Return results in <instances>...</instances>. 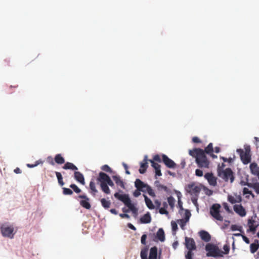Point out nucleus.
Instances as JSON below:
<instances>
[{"mask_svg":"<svg viewBox=\"0 0 259 259\" xmlns=\"http://www.w3.org/2000/svg\"><path fill=\"white\" fill-rule=\"evenodd\" d=\"M113 179L115 181V183L117 185L119 186L122 188H124V185L123 182L122 180H121L119 176H113L112 177Z\"/></svg>","mask_w":259,"mask_h":259,"instance_id":"b1692460","label":"nucleus"},{"mask_svg":"<svg viewBox=\"0 0 259 259\" xmlns=\"http://www.w3.org/2000/svg\"><path fill=\"white\" fill-rule=\"evenodd\" d=\"M140 191H141L140 190L137 189V190H135L133 193L134 196L136 197L139 196L141 195Z\"/></svg>","mask_w":259,"mask_h":259,"instance_id":"bf43d9fd","label":"nucleus"},{"mask_svg":"<svg viewBox=\"0 0 259 259\" xmlns=\"http://www.w3.org/2000/svg\"><path fill=\"white\" fill-rule=\"evenodd\" d=\"M147 238V235L146 234H143L141 237V243L143 245H145L146 244V240Z\"/></svg>","mask_w":259,"mask_h":259,"instance_id":"864d4df0","label":"nucleus"},{"mask_svg":"<svg viewBox=\"0 0 259 259\" xmlns=\"http://www.w3.org/2000/svg\"><path fill=\"white\" fill-rule=\"evenodd\" d=\"M70 187L76 193L81 192V190L75 184H71Z\"/></svg>","mask_w":259,"mask_h":259,"instance_id":"c03bdc74","label":"nucleus"},{"mask_svg":"<svg viewBox=\"0 0 259 259\" xmlns=\"http://www.w3.org/2000/svg\"><path fill=\"white\" fill-rule=\"evenodd\" d=\"M243 241L247 244H249L250 243L249 239L246 237L245 235H241Z\"/></svg>","mask_w":259,"mask_h":259,"instance_id":"680f3d73","label":"nucleus"},{"mask_svg":"<svg viewBox=\"0 0 259 259\" xmlns=\"http://www.w3.org/2000/svg\"><path fill=\"white\" fill-rule=\"evenodd\" d=\"M159 212L161 214H168V212L167 211L166 209L165 208H159Z\"/></svg>","mask_w":259,"mask_h":259,"instance_id":"3c124183","label":"nucleus"},{"mask_svg":"<svg viewBox=\"0 0 259 259\" xmlns=\"http://www.w3.org/2000/svg\"><path fill=\"white\" fill-rule=\"evenodd\" d=\"M205 249L208 251L206 254L207 256L222 257L223 256V251L214 245L207 244L205 246Z\"/></svg>","mask_w":259,"mask_h":259,"instance_id":"20e7f679","label":"nucleus"},{"mask_svg":"<svg viewBox=\"0 0 259 259\" xmlns=\"http://www.w3.org/2000/svg\"><path fill=\"white\" fill-rule=\"evenodd\" d=\"M195 175L198 177H202L203 176V171L199 169H196L195 170Z\"/></svg>","mask_w":259,"mask_h":259,"instance_id":"6e6d98bb","label":"nucleus"},{"mask_svg":"<svg viewBox=\"0 0 259 259\" xmlns=\"http://www.w3.org/2000/svg\"><path fill=\"white\" fill-rule=\"evenodd\" d=\"M101 202L102 206L106 209L109 208L110 206L111 203L110 201L107 200L105 198H102L101 200Z\"/></svg>","mask_w":259,"mask_h":259,"instance_id":"2f4dec72","label":"nucleus"},{"mask_svg":"<svg viewBox=\"0 0 259 259\" xmlns=\"http://www.w3.org/2000/svg\"><path fill=\"white\" fill-rule=\"evenodd\" d=\"M57 178L58 179V183L61 186H63L64 185V183L63 181V177L60 172L56 171L55 172Z\"/></svg>","mask_w":259,"mask_h":259,"instance_id":"c9c22d12","label":"nucleus"},{"mask_svg":"<svg viewBox=\"0 0 259 259\" xmlns=\"http://www.w3.org/2000/svg\"><path fill=\"white\" fill-rule=\"evenodd\" d=\"M233 208L235 212L240 217H244L246 214L245 208L241 204H235L234 205Z\"/></svg>","mask_w":259,"mask_h":259,"instance_id":"f8f14e48","label":"nucleus"},{"mask_svg":"<svg viewBox=\"0 0 259 259\" xmlns=\"http://www.w3.org/2000/svg\"><path fill=\"white\" fill-rule=\"evenodd\" d=\"M146 190V192H147L150 196H151L152 197L155 196V194L153 189L149 185H148V186L146 188V190Z\"/></svg>","mask_w":259,"mask_h":259,"instance_id":"a19ab883","label":"nucleus"},{"mask_svg":"<svg viewBox=\"0 0 259 259\" xmlns=\"http://www.w3.org/2000/svg\"><path fill=\"white\" fill-rule=\"evenodd\" d=\"M42 163V161L41 160H37L35 162L34 164H27V166L29 168H33L35 166H36L38 164Z\"/></svg>","mask_w":259,"mask_h":259,"instance_id":"09e8293b","label":"nucleus"},{"mask_svg":"<svg viewBox=\"0 0 259 259\" xmlns=\"http://www.w3.org/2000/svg\"><path fill=\"white\" fill-rule=\"evenodd\" d=\"M227 199L228 201L232 204L240 203L242 200L241 196L237 194H235V196L229 195Z\"/></svg>","mask_w":259,"mask_h":259,"instance_id":"dca6fc26","label":"nucleus"},{"mask_svg":"<svg viewBox=\"0 0 259 259\" xmlns=\"http://www.w3.org/2000/svg\"><path fill=\"white\" fill-rule=\"evenodd\" d=\"M189 154L195 158L196 163L200 168H208L209 161L204 153L203 150L200 148H195L189 150Z\"/></svg>","mask_w":259,"mask_h":259,"instance_id":"f257e3e1","label":"nucleus"},{"mask_svg":"<svg viewBox=\"0 0 259 259\" xmlns=\"http://www.w3.org/2000/svg\"><path fill=\"white\" fill-rule=\"evenodd\" d=\"M0 230L4 237L10 239L13 238L16 233V230H15L14 227L13 226L7 224H2L1 226Z\"/></svg>","mask_w":259,"mask_h":259,"instance_id":"39448f33","label":"nucleus"},{"mask_svg":"<svg viewBox=\"0 0 259 259\" xmlns=\"http://www.w3.org/2000/svg\"><path fill=\"white\" fill-rule=\"evenodd\" d=\"M144 196L145 198V203L147 207L150 209H154V206L152 201L146 195H144Z\"/></svg>","mask_w":259,"mask_h":259,"instance_id":"cd10ccee","label":"nucleus"},{"mask_svg":"<svg viewBox=\"0 0 259 259\" xmlns=\"http://www.w3.org/2000/svg\"><path fill=\"white\" fill-rule=\"evenodd\" d=\"M185 223H186L188 222L190 219V217L191 216V213L190 211L188 210H186L185 214Z\"/></svg>","mask_w":259,"mask_h":259,"instance_id":"8fccbe9b","label":"nucleus"},{"mask_svg":"<svg viewBox=\"0 0 259 259\" xmlns=\"http://www.w3.org/2000/svg\"><path fill=\"white\" fill-rule=\"evenodd\" d=\"M192 141L193 142L195 143H199L201 142L199 138L197 137H194L192 138Z\"/></svg>","mask_w":259,"mask_h":259,"instance_id":"052dcab7","label":"nucleus"},{"mask_svg":"<svg viewBox=\"0 0 259 259\" xmlns=\"http://www.w3.org/2000/svg\"><path fill=\"white\" fill-rule=\"evenodd\" d=\"M157 248L156 246L151 247L150 249L149 259H157Z\"/></svg>","mask_w":259,"mask_h":259,"instance_id":"4be33fe9","label":"nucleus"},{"mask_svg":"<svg viewBox=\"0 0 259 259\" xmlns=\"http://www.w3.org/2000/svg\"><path fill=\"white\" fill-rule=\"evenodd\" d=\"M221 205L219 204H214L210 208V213L215 220L220 221H223V217L220 214Z\"/></svg>","mask_w":259,"mask_h":259,"instance_id":"0eeeda50","label":"nucleus"},{"mask_svg":"<svg viewBox=\"0 0 259 259\" xmlns=\"http://www.w3.org/2000/svg\"><path fill=\"white\" fill-rule=\"evenodd\" d=\"M149 161L151 163L152 166L155 169L160 168V165L157 163L155 162L153 160L151 159L149 160Z\"/></svg>","mask_w":259,"mask_h":259,"instance_id":"de8ad7c7","label":"nucleus"},{"mask_svg":"<svg viewBox=\"0 0 259 259\" xmlns=\"http://www.w3.org/2000/svg\"><path fill=\"white\" fill-rule=\"evenodd\" d=\"M204 178L207 180L209 185L212 186L217 185V178L212 173L207 172L205 174Z\"/></svg>","mask_w":259,"mask_h":259,"instance_id":"9b49d317","label":"nucleus"},{"mask_svg":"<svg viewBox=\"0 0 259 259\" xmlns=\"http://www.w3.org/2000/svg\"><path fill=\"white\" fill-rule=\"evenodd\" d=\"M178 245H179V242L178 241H176L172 243V247L175 249H176L177 248Z\"/></svg>","mask_w":259,"mask_h":259,"instance_id":"774afa93","label":"nucleus"},{"mask_svg":"<svg viewBox=\"0 0 259 259\" xmlns=\"http://www.w3.org/2000/svg\"><path fill=\"white\" fill-rule=\"evenodd\" d=\"M140 221L142 223H149L151 221V218L149 213H147L141 218Z\"/></svg>","mask_w":259,"mask_h":259,"instance_id":"393cba45","label":"nucleus"},{"mask_svg":"<svg viewBox=\"0 0 259 259\" xmlns=\"http://www.w3.org/2000/svg\"><path fill=\"white\" fill-rule=\"evenodd\" d=\"M181 194L180 193V192H179V193L178 194V206L181 209H183V203L181 200Z\"/></svg>","mask_w":259,"mask_h":259,"instance_id":"49530a36","label":"nucleus"},{"mask_svg":"<svg viewBox=\"0 0 259 259\" xmlns=\"http://www.w3.org/2000/svg\"><path fill=\"white\" fill-rule=\"evenodd\" d=\"M133 213H136L137 212L138 209L134 206L133 204L132 203L131 201L130 200L126 205H125Z\"/></svg>","mask_w":259,"mask_h":259,"instance_id":"72a5a7b5","label":"nucleus"},{"mask_svg":"<svg viewBox=\"0 0 259 259\" xmlns=\"http://www.w3.org/2000/svg\"><path fill=\"white\" fill-rule=\"evenodd\" d=\"M194 250H188L185 252V257L186 259H193L194 253L193 251Z\"/></svg>","mask_w":259,"mask_h":259,"instance_id":"e433bc0d","label":"nucleus"},{"mask_svg":"<svg viewBox=\"0 0 259 259\" xmlns=\"http://www.w3.org/2000/svg\"><path fill=\"white\" fill-rule=\"evenodd\" d=\"M251 184V183H248V182H244V181H241V182H240V184L242 186H247L248 187H249V185Z\"/></svg>","mask_w":259,"mask_h":259,"instance_id":"69168bd1","label":"nucleus"},{"mask_svg":"<svg viewBox=\"0 0 259 259\" xmlns=\"http://www.w3.org/2000/svg\"><path fill=\"white\" fill-rule=\"evenodd\" d=\"M110 178L108 175L103 172H100L97 178V181L100 183V186L103 192L107 194L110 193V190L107 186V183Z\"/></svg>","mask_w":259,"mask_h":259,"instance_id":"f03ea898","label":"nucleus"},{"mask_svg":"<svg viewBox=\"0 0 259 259\" xmlns=\"http://www.w3.org/2000/svg\"><path fill=\"white\" fill-rule=\"evenodd\" d=\"M78 198L81 199L80 201V205L87 209H90L91 208V205L90 203V199L85 195H79L77 196Z\"/></svg>","mask_w":259,"mask_h":259,"instance_id":"6e6552de","label":"nucleus"},{"mask_svg":"<svg viewBox=\"0 0 259 259\" xmlns=\"http://www.w3.org/2000/svg\"><path fill=\"white\" fill-rule=\"evenodd\" d=\"M167 202L171 208H172L174 207L175 203V199L172 196L168 197L167 198Z\"/></svg>","mask_w":259,"mask_h":259,"instance_id":"ea45409f","label":"nucleus"},{"mask_svg":"<svg viewBox=\"0 0 259 259\" xmlns=\"http://www.w3.org/2000/svg\"><path fill=\"white\" fill-rule=\"evenodd\" d=\"M249 168L251 174L259 177V166L256 163H251L249 165Z\"/></svg>","mask_w":259,"mask_h":259,"instance_id":"f3484780","label":"nucleus"},{"mask_svg":"<svg viewBox=\"0 0 259 259\" xmlns=\"http://www.w3.org/2000/svg\"><path fill=\"white\" fill-rule=\"evenodd\" d=\"M171 225L173 231H176L178 229V226L175 222L172 221Z\"/></svg>","mask_w":259,"mask_h":259,"instance_id":"5fc2aeb1","label":"nucleus"},{"mask_svg":"<svg viewBox=\"0 0 259 259\" xmlns=\"http://www.w3.org/2000/svg\"><path fill=\"white\" fill-rule=\"evenodd\" d=\"M148 185L145 184L141 180L139 179H137L135 182V186L137 189L140 190L142 192H146V190L143 189V187H146Z\"/></svg>","mask_w":259,"mask_h":259,"instance_id":"a211bd4d","label":"nucleus"},{"mask_svg":"<svg viewBox=\"0 0 259 259\" xmlns=\"http://www.w3.org/2000/svg\"><path fill=\"white\" fill-rule=\"evenodd\" d=\"M54 160L55 162L58 164H62L65 162L64 158L60 154H56L55 156Z\"/></svg>","mask_w":259,"mask_h":259,"instance_id":"bb28decb","label":"nucleus"},{"mask_svg":"<svg viewBox=\"0 0 259 259\" xmlns=\"http://www.w3.org/2000/svg\"><path fill=\"white\" fill-rule=\"evenodd\" d=\"M114 197L122 201L125 205L131 200L128 195L127 194H120L119 193H115Z\"/></svg>","mask_w":259,"mask_h":259,"instance_id":"ddd939ff","label":"nucleus"},{"mask_svg":"<svg viewBox=\"0 0 259 259\" xmlns=\"http://www.w3.org/2000/svg\"><path fill=\"white\" fill-rule=\"evenodd\" d=\"M243 195L250 194H251V191L249 190V189L247 188H244L242 191Z\"/></svg>","mask_w":259,"mask_h":259,"instance_id":"4d7b16f0","label":"nucleus"},{"mask_svg":"<svg viewBox=\"0 0 259 259\" xmlns=\"http://www.w3.org/2000/svg\"><path fill=\"white\" fill-rule=\"evenodd\" d=\"M256 242L257 243H251L250 245V250L252 253L255 252L259 248V244L258 243V241L256 240Z\"/></svg>","mask_w":259,"mask_h":259,"instance_id":"c756f323","label":"nucleus"},{"mask_svg":"<svg viewBox=\"0 0 259 259\" xmlns=\"http://www.w3.org/2000/svg\"><path fill=\"white\" fill-rule=\"evenodd\" d=\"M188 192L191 194H194L195 195H197L200 192L201 190L200 187H198V186H196L194 184L188 185Z\"/></svg>","mask_w":259,"mask_h":259,"instance_id":"4468645a","label":"nucleus"},{"mask_svg":"<svg viewBox=\"0 0 259 259\" xmlns=\"http://www.w3.org/2000/svg\"><path fill=\"white\" fill-rule=\"evenodd\" d=\"M231 229L232 231L238 230V231H240V232H243L242 227L241 226H237L236 225H231Z\"/></svg>","mask_w":259,"mask_h":259,"instance_id":"37998d69","label":"nucleus"},{"mask_svg":"<svg viewBox=\"0 0 259 259\" xmlns=\"http://www.w3.org/2000/svg\"><path fill=\"white\" fill-rule=\"evenodd\" d=\"M185 245L188 250H196V245L193 238L185 237Z\"/></svg>","mask_w":259,"mask_h":259,"instance_id":"1a4fd4ad","label":"nucleus"},{"mask_svg":"<svg viewBox=\"0 0 259 259\" xmlns=\"http://www.w3.org/2000/svg\"><path fill=\"white\" fill-rule=\"evenodd\" d=\"M148 161L149 160L147 159V156H145L143 161L140 163V167L139 169L140 174H143L146 172L148 166Z\"/></svg>","mask_w":259,"mask_h":259,"instance_id":"2eb2a0df","label":"nucleus"},{"mask_svg":"<svg viewBox=\"0 0 259 259\" xmlns=\"http://www.w3.org/2000/svg\"><path fill=\"white\" fill-rule=\"evenodd\" d=\"M237 153L239 155L241 161L244 164H247L251 162L250 147L248 145L244 146V150L238 149Z\"/></svg>","mask_w":259,"mask_h":259,"instance_id":"7ed1b4c3","label":"nucleus"},{"mask_svg":"<svg viewBox=\"0 0 259 259\" xmlns=\"http://www.w3.org/2000/svg\"><path fill=\"white\" fill-rule=\"evenodd\" d=\"M223 249L224 250V252H223V254H228L230 250V247L228 245H224L223 246Z\"/></svg>","mask_w":259,"mask_h":259,"instance_id":"603ef678","label":"nucleus"},{"mask_svg":"<svg viewBox=\"0 0 259 259\" xmlns=\"http://www.w3.org/2000/svg\"><path fill=\"white\" fill-rule=\"evenodd\" d=\"M156 238L161 242H163L165 240V234L163 230L160 228L157 232Z\"/></svg>","mask_w":259,"mask_h":259,"instance_id":"5701e85b","label":"nucleus"},{"mask_svg":"<svg viewBox=\"0 0 259 259\" xmlns=\"http://www.w3.org/2000/svg\"><path fill=\"white\" fill-rule=\"evenodd\" d=\"M148 185L145 184L141 180L139 179H137L135 182V186L137 189L140 190L142 192H146V190L143 189V187H146Z\"/></svg>","mask_w":259,"mask_h":259,"instance_id":"6ab92c4d","label":"nucleus"},{"mask_svg":"<svg viewBox=\"0 0 259 259\" xmlns=\"http://www.w3.org/2000/svg\"><path fill=\"white\" fill-rule=\"evenodd\" d=\"M154 203L156 205V207L157 208H159L161 204L160 201H159L158 200H155L154 201Z\"/></svg>","mask_w":259,"mask_h":259,"instance_id":"e2e57ef3","label":"nucleus"},{"mask_svg":"<svg viewBox=\"0 0 259 259\" xmlns=\"http://www.w3.org/2000/svg\"><path fill=\"white\" fill-rule=\"evenodd\" d=\"M63 168L64 169H72L74 170H76L78 169L77 167L75 165L69 162H66L64 165V166H63Z\"/></svg>","mask_w":259,"mask_h":259,"instance_id":"a878e982","label":"nucleus"},{"mask_svg":"<svg viewBox=\"0 0 259 259\" xmlns=\"http://www.w3.org/2000/svg\"><path fill=\"white\" fill-rule=\"evenodd\" d=\"M249 188H253L255 192L257 194H259V183H251V184L249 185Z\"/></svg>","mask_w":259,"mask_h":259,"instance_id":"4c0bfd02","label":"nucleus"},{"mask_svg":"<svg viewBox=\"0 0 259 259\" xmlns=\"http://www.w3.org/2000/svg\"><path fill=\"white\" fill-rule=\"evenodd\" d=\"M101 169L107 172L111 173L112 170L111 168L107 164H105L101 167Z\"/></svg>","mask_w":259,"mask_h":259,"instance_id":"a18cd8bd","label":"nucleus"},{"mask_svg":"<svg viewBox=\"0 0 259 259\" xmlns=\"http://www.w3.org/2000/svg\"><path fill=\"white\" fill-rule=\"evenodd\" d=\"M218 176L225 182L230 180V183H232L234 180V173L230 168H227L224 170L219 171Z\"/></svg>","mask_w":259,"mask_h":259,"instance_id":"423d86ee","label":"nucleus"},{"mask_svg":"<svg viewBox=\"0 0 259 259\" xmlns=\"http://www.w3.org/2000/svg\"><path fill=\"white\" fill-rule=\"evenodd\" d=\"M155 174L156 176H161L162 175V174L161 172L160 168H157L155 169Z\"/></svg>","mask_w":259,"mask_h":259,"instance_id":"0e129e2a","label":"nucleus"},{"mask_svg":"<svg viewBox=\"0 0 259 259\" xmlns=\"http://www.w3.org/2000/svg\"><path fill=\"white\" fill-rule=\"evenodd\" d=\"M63 193L65 195H71L73 194V191L67 188H63Z\"/></svg>","mask_w":259,"mask_h":259,"instance_id":"79ce46f5","label":"nucleus"},{"mask_svg":"<svg viewBox=\"0 0 259 259\" xmlns=\"http://www.w3.org/2000/svg\"><path fill=\"white\" fill-rule=\"evenodd\" d=\"M162 161L165 165L168 168H175L176 166V163L169 158L166 155L163 154L162 155Z\"/></svg>","mask_w":259,"mask_h":259,"instance_id":"9d476101","label":"nucleus"},{"mask_svg":"<svg viewBox=\"0 0 259 259\" xmlns=\"http://www.w3.org/2000/svg\"><path fill=\"white\" fill-rule=\"evenodd\" d=\"M199 235L201 239L205 242H209L211 239L210 235L205 231H200L199 232Z\"/></svg>","mask_w":259,"mask_h":259,"instance_id":"412c9836","label":"nucleus"},{"mask_svg":"<svg viewBox=\"0 0 259 259\" xmlns=\"http://www.w3.org/2000/svg\"><path fill=\"white\" fill-rule=\"evenodd\" d=\"M148 248L147 247H145L144 248L142 249L140 253L141 259H148Z\"/></svg>","mask_w":259,"mask_h":259,"instance_id":"7c9ffc66","label":"nucleus"},{"mask_svg":"<svg viewBox=\"0 0 259 259\" xmlns=\"http://www.w3.org/2000/svg\"><path fill=\"white\" fill-rule=\"evenodd\" d=\"M152 160H153L154 161H157V162H161V158H160L159 155H155L153 157V159Z\"/></svg>","mask_w":259,"mask_h":259,"instance_id":"13d9d810","label":"nucleus"},{"mask_svg":"<svg viewBox=\"0 0 259 259\" xmlns=\"http://www.w3.org/2000/svg\"><path fill=\"white\" fill-rule=\"evenodd\" d=\"M223 205L224 208L226 210V211H227L228 212H230L229 206H228L227 203H224Z\"/></svg>","mask_w":259,"mask_h":259,"instance_id":"338daca9","label":"nucleus"},{"mask_svg":"<svg viewBox=\"0 0 259 259\" xmlns=\"http://www.w3.org/2000/svg\"><path fill=\"white\" fill-rule=\"evenodd\" d=\"M133 213H136L137 212L138 209L134 206L133 204L132 203L131 201L130 200L126 205H125Z\"/></svg>","mask_w":259,"mask_h":259,"instance_id":"f704fd0d","label":"nucleus"},{"mask_svg":"<svg viewBox=\"0 0 259 259\" xmlns=\"http://www.w3.org/2000/svg\"><path fill=\"white\" fill-rule=\"evenodd\" d=\"M74 178L76 181L81 184H85L84 176L80 172L75 171L74 173Z\"/></svg>","mask_w":259,"mask_h":259,"instance_id":"aec40b11","label":"nucleus"},{"mask_svg":"<svg viewBox=\"0 0 259 259\" xmlns=\"http://www.w3.org/2000/svg\"><path fill=\"white\" fill-rule=\"evenodd\" d=\"M203 151H204L205 154V153L207 154H210L212 153L213 151L212 143H209Z\"/></svg>","mask_w":259,"mask_h":259,"instance_id":"58836bf2","label":"nucleus"},{"mask_svg":"<svg viewBox=\"0 0 259 259\" xmlns=\"http://www.w3.org/2000/svg\"><path fill=\"white\" fill-rule=\"evenodd\" d=\"M155 184L156 185V187L159 190H163L165 192H167L168 191L167 187L164 185L160 184L159 181H155Z\"/></svg>","mask_w":259,"mask_h":259,"instance_id":"473e14b6","label":"nucleus"},{"mask_svg":"<svg viewBox=\"0 0 259 259\" xmlns=\"http://www.w3.org/2000/svg\"><path fill=\"white\" fill-rule=\"evenodd\" d=\"M90 189L91 190V193L93 195L95 196L96 193L98 192V190L96 188L95 183L93 181H91L90 183Z\"/></svg>","mask_w":259,"mask_h":259,"instance_id":"c85d7f7f","label":"nucleus"}]
</instances>
